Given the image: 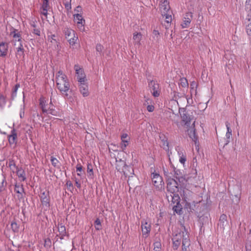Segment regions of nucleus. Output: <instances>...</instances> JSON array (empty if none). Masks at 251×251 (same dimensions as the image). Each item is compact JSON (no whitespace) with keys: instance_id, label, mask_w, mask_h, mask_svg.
Returning <instances> with one entry per match:
<instances>
[{"instance_id":"nucleus-1","label":"nucleus","mask_w":251,"mask_h":251,"mask_svg":"<svg viewBox=\"0 0 251 251\" xmlns=\"http://www.w3.org/2000/svg\"><path fill=\"white\" fill-rule=\"evenodd\" d=\"M56 82L61 93L67 96V92L70 89V84L67 76L61 71H59L56 75Z\"/></svg>"},{"instance_id":"nucleus-2","label":"nucleus","mask_w":251,"mask_h":251,"mask_svg":"<svg viewBox=\"0 0 251 251\" xmlns=\"http://www.w3.org/2000/svg\"><path fill=\"white\" fill-rule=\"evenodd\" d=\"M181 239L182 240V251H187V249L189 248L190 244L189 236L187 231H183L181 232H179L176 233L174 235L172 238V240L180 241V242H181Z\"/></svg>"},{"instance_id":"nucleus-3","label":"nucleus","mask_w":251,"mask_h":251,"mask_svg":"<svg viewBox=\"0 0 251 251\" xmlns=\"http://www.w3.org/2000/svg\"><path fill=\"white\" fill-rule=\"evenodd\" d=\"M116 166L117 170L120 172H123L126 177H129L133 174V169L131 167L127 166L124 160L121 159L116 160Z\"/></svg>"},{"instance_id":"nucleus-4","label":"nucleus","mask_w":251,"mask_h":251,"mask_svg":"<svg viewBox=\"0 0 251 251\" xmlns=\"http://www.w3.org/2000/svg\"><path fill=\"white\" fill-rule=\"evenodd\" d=\"M63 31L65 38L68 40L69 44L71 45H74L78 39L77 37L75 35V31L68 27H65Z\"/></svg>"},{"instance_id":"nucleus-5","label":"nucleus","mask_w":251,"mask_h":251,"mask_svg":"<svg viewBox=\"0 0 251 251\" xmlns=\"http://www.w3.org/2000/svg\"><path fill=\"white\" fill-rule=\"evenodd\" d=\"M141 228L143 236L145 238L148 237L151 230V223L149 220L143 219L142 220Z\"/></svg>"},{"instance_id":"nucleus-6","label":"nucleus","mask_w":251,"mask_h":251,"mask_svg":"<svg viewBox=\"0 0 251 251\" xmlns=\"http://www.w3.org/2000/svg\"><path fill=\"white\" fill-rule=\"evenodd\" d=\"M167 190L171 193L175 194L178 192V188L176 181L171 177L167 178Z\"/></svg>"},{"instance_id":"nucleus-7","label":"nucleus","mask_w":251,"mask_h":251,"mask_svg":"<svg viewBox=\"0 0 251 251\" xmlns=\"http://www.w3.org/2000/svg\"><path fill=\"white\" fill-rule=\"evenodd\" d=\"M151 177L152 184L156 188L160 189L162 187L164 183L162 178L159 174L153 173L151 174Z\"/></svg>"},{"instance_id":"nucleus-8","label":"nucleus","mask_w":251,"mask_h":251,"mask_svg":"<svg viewBox=\"0 0 251 251\" xmlns=\"http://www.w3.org/2000/svg\"><path fill=\"white\" fill-rule=\"evenodd\" d=\"M149 87L150 89L152 95L154 97H158L160 95V92L158 91L159 85L154 80H151L149 83Z\"/></svg>"},{"instance_id":"nucleus-9","label":"nucleus","mask_w":251,"mask_h":251,"mask_svg":"<svg viewBox=\"0 0 251 251\" xmlns=\"http://www.w3.org/2000/svg\"><path fill=\"white\" fill-rule=\"evenodd\" d=\"M74 69L77 75V78L78 82H85V75L82 69L78 65H75Z\"/></svg>"},{"instance_id":"nucleus-10","label":"nucleus","mask_w":251,"mask_h":251,"mask_svg":"<svg viewBox=\"0 0 251 251\" xmlns=\"http://www.w3.org/2000/svg\"><path fill=\"white\" fill-rule=\"evenodd\" d=\"M187 128V131L189 137L195 142V144L197 143L198 138L196 135L195 128V121H194L192 125L189 126H186Z\"/></svg>"},{"instance_id":"nucleus-11","label":"nucleus","mask_w":251,"mask_h":251,"mask_svg":"<svg viewBox=\"0 0 251 251\" xmlns=\"http://www.w3.org/2000/svg\"><path fill=\"white\" fill-rule=\"evenodd\" d=\"M74 21L77 24L78 28L82 31L84 29V25L85 24V20L82 18V16L80 14L77 13L74 15Z\"/></svg>"},{"instance_id":"nucleus-12","label":"nucleus","mask_w":251,"mask_h":251,"mask_svg":"<svg viewBox=\"0 0 251 251\" xmlns=\"http://www.w3.org/2000/svg\"><path fill=\"white\" fill-rule=\"evenodd\" d=\"M179 113L182 118V121L184 123V125L186 126H189L191 125L192 119L189 115H188L186 111L184 109H182L181 111H179Z\"/></svg>"},{"instance_id":"nucleus-13","label":"nucleus","mask_w":251,"mask_h":251,"mask_svg":"<svg viewBox=\"0 0 251 251\" xmlns=\"http://www.w3.org/2000/svg\"><path fill=\"white\" fill-rule=\"evenodd\" d=\"M170 7L168 0H162L160 4V10L162 15H164L167 13L171 12L170 10Z\"/></svg>"},{"instance_id":"nucleus-14","label":"nucleus","mask_w":251,"mask_h":251,"mask_svg":"<svg viewBox=\"0 0 251 251\" xmlns=\"http://www.w3.org/2000/svg\"><path fill=\"white\" fill-rule=\"evenodd\" d=\"M40 198L42 204L47 208L50 206V198L49 196V193L48 192L44 191L41 193Z\"/></svg>"},{"instance_id":"nucleus-15","label":"nucleus","mask_w":251,"mask_h":251,"mask_svg":"<svg viewBox=\"0 0 251 251\" xmlns=\"http://www.w3.org/2000/svg\"><path fill=\"white\" fill-rule=\"evenodd\" d=\"M192 18V13H186L182 24H181V25L182 28H187L189 27L191 20Z\"/></svg>"},{"instance_id":"nucleus-16","label":"nucleus","mask_w":251,"mask_h":251,"mask_svg":"<svg viewBox=\"0 0 251 251\" xmlns=\"http://www.w3.org/2000/svg\"><path fill=\"white\" fill-rule=\"evenodd\" d=\"M121 147L123 151H124L126 147L127 146L129 143V138L128 137V136L127 134L126 133H123L121 137Z\"/></svg>"},{"instance_id":"nucleus-17","label":"nucleus","mask_w":251,"mask_h":251,"mask_svg":"<svg viewBox=\"0 0 251 251\" xmlns=\"http://www.w3.org/2000/svg\"><path fill=\"white\" fill-rule=\"evenodd\" d=\"M79 91L83 97H87L89 94L88 87L85 82H79Z\"/></svg>"},{"instance_id":"nucleus-18","label":"nucleus","mask_w":251,"mask_h":251,"mask_svg":"<svg viewBox=\"0 0 251 251\" xmlns=\"http://www.w3.org/2000/svg\"><path fill=\"white\" fill-rule=\"evenodd\" d=\"M8 45L4 42L0 43V56L4 57L8 51Z\"/></svg>"},{"instance_id":"nucleus-19","label":"nucleus","mask_w":251,"mask_h":251,"mask_svg":"<svg viewBox=\"0 0 251 251\" xmlns=\"http://www.w3.org/2000/svg\"><path fill=\"white\" fill-rule=\"evenodd\" d=\"M142 38V35L140 32H135L133 34V39L134 45L140 46L141 45L140 41Z\"/></svg>"},{"instance_id":"nucleus-20","label":"nucleus","mask_w":251,"mask_h":251,"mask_svg":"<svg viewBox=\"0 0 251 251\" xmlns=\"http://www.w3.org/2000/svg\"><path fill=\"white\" fill-rule=\"evenodd\" d=\"M17 133L15 129H13L8 136V141L10 144H14L16 142Z\"/></svg>"},{"instance_id":"nucleus-21","label":"nucleus","mask_w":251,"mask_h":251,"mask_svg":"<svg viewBox=\"0 0 251 251\" xmlns=\"http://www.w3.org/2000/svg\"><path fill=\"white\" fill-rule=\"evenodd\" d=\"M19 179L20 181H25L26 179L25 173V171L22 168H19L16 172Z\"/></svg>"},{"instance_id":"nucleus-22","label":"nucleus","mask_w":251,"mask_h":251,"mask_svg":"<svg viewBox=\"0 0 251 251\" xmlns=\"http://www.w3.org/2000/svg\"><path fill=\"white\" fill-rule=\"evenodd\" d=\"M177 153L179 156V162L182 164L184 165L186 160V156L185 153H184L183 150H180V149H179V150H177Z\"/></svg>"},{"instance_id":"nucleus-23","label":"nucleus","mask_w":251,"mask_h":251,"mask_svg":"<svg viewBox=\"0 0 251 251\" xmlns=\"http://www.w3.org/2000/svg\"><path fill=\"white\" fill-rule=\"evenodd\" d=\"M11 35H12L13 40V42H15V43H17L19 42H22L21 34L20 33L17 32V31H14L13 32L11 33Z\"/></svg>"},{"instance_id":"nucleus-24","label":"nucleus","mask_w":251,"mask_h":251,"mask_svg":"<svg viewBox=\"0 0 251 251\" xmlns=\"http://www.w3.org/2000/svg\"><path fill=\"white\" fill-rule=\"evenodd\" d=\"M219 224L221 226H222V228L223 229L225 228V226H226L227 224V222L226 220V216L225 214H222L221 215L220 220H219Z\"/></svg>"},{"instance_id":"nucleus-25","label":"nucleus","mask_w":251,"mask_h":251,"mask_svg":"<svg viewBox=\"0 0 251 251\" xmlns=\"http://www.w3.org/2000/svg\"><path fill=\"white\" fill-rule=\"evenodd\" d=\"M58 228L59 234L61 236L60 238L63 239L64 236H65L66 234L65 226L62 224H60L58 225Z\"/></svg>"},{"instance_id":"nucleus-26","label":"nucleus","mask_w":251,"mask_h":251,"mask_svg":"<svg viewBox=\"0 0 251 251\" xmlns=\"http://www.w3.org/2000/svg\"><path fill=\"white\" fill-rule=\"evenodd\" d=\"M87 172L88 176L90 178H93L94 176L93 167L91 163L87 164Z\"/></svg>"},{"instance_id":"nucleus-27","label":"nucleus","mask_w":251,"mask_h":251,"mask_svg":"<svg viewBox=\"0 0 251 251\" xmlns=\"http://www.w3.org/2000/svg\"><path fill=\"white\" fill-rule=\"evenodd\" d=\"M48 41H50L54 45L55 47L56 46L58 47V42L56 39V36L54 34H51L50 36H48Z\"/></svg>"},{"instance_id":"nucleus-28","label":"nucleus","mask_w":251,"mask_h":251,"mask_svg":"<svg viewBox=\"0 0 251 251\" xmlns=\"http://www.w3.org/2000/svg\"><path fill=\"white\" fill-rule=\"evenodd\" d=\"M46 101L44 98H41L40 99V105L42 108L43 112H47L48 109L46 106Z\"/></svg>"},{"instance_id":"nucleus-29","label":"nucleus","mask_w":251,"mask_h":251,"mask_svg":"<svg viewBox=\"0 0 251 251\" xmlns=\"http://www.w3.org/2000/svg\"><path fill=\"white\" fill-rule=\"evenodd\" d=\"M9 167L13 173H16L17 170L19 168L16 166L15 162L12 160L9 162Z\"/></svg>"},{"instance_id":"nucleus-30","label":"nucleus","mask_w":251,"mask_h":251,"mask_svg":"<svg viewBox=\"0 0 251 251\" xmlns=\"http://www.w3.org/2000/svg\"><path fill=\"white\" fill-rule=\"evenodd\" d=\"M14 190L17 193L19 194L22 196V194L24 192V189L22 186L16 184Z\"/></svg>"},{"instance_id":"nucleus-31","label":"nucleus","mask_w":251,"mask_h":251,"mask_svg":"<svg viewBox=\"0 0 251 251\" xmlns=\"http://www.w3.org/2000/svg\"><path fill=\"white\" fill-rule=\"evenodd\" d=\"M72 0H63V3L64 5L65 8L68 10H70L72 8L71 6Z\"/></svg>"},{"instance_id":"nucleus-32","label":"nucleus","mask_w":251,"mask_h":251,"mask_svg":"<svg viewBox=\"0 0 251 251\" xmlns=\"http://www.w3.org/2000/svg\"><path fill=\"white\" fill-rule=\"evenodd\" d=\"M171 13L172 12H171L167 13L166 14H165L164 15H162L163 17H165L166 22L168 24L171 23L172 21Z\"/></svg>"},{"instance_id":"nucleus-33","label":"nucleus","mask_w":251,"mask_h":251,"mask_svg":"<svg viewBox=\"0 0 251 251\" xmlns=\"http://www.w3.org/2000/svg\"><path fill=\"white\" fill-rule=\"evenodd\" d=\"M50 161L51 162L52 165L54 167L57 168H59L60 167L59 162L56 158L51 157Z\"/></svg>"},{"instance_id":"nucleus-34","label":"nucleus","mask_w":251,"mask_h":251,"mask_svg":"<svg viewBox=\"0 0 251 251\" xmlns=\"http://www.w3.org/2000/svg\"><path fill=\"white\" fill-rule=\"evenodd\" d=\"M6 185V182L5 181V178L4 177H3L1 181L0 182V192L4 190Z\"/></svg>"},{"instance_id":"nucleus-35","label":"nucleus","mask_w":251,"mask_h":251,"mask_svg":"<svg viewBox=\"0 0 251 251\" xmlns=\"http://www.w3.org/2000/svg\"><path fill=\"white\" fill-rule=\"evenodd\" d=\"M161 247V243L159 241H156L154 243V251H160Z\"/></svg>"},{"instance_id":"nucleus-36","label":"nucleus","mask_w":251,"mask_h":251,"mask_svg":"<svg viewBox=\"0 0 251 251\" xmlns=\"http://www.w3.org/2000/svg\"><path fill=\"white\" fill-rule=\"evenodd\" d=\"M95 226L96 229L98 230L101 229V223L99 219H97L95 221Z\"/></svg>"},{"instance_id":"nucleus-37","label":"nucleus","mask_w":251,"mask_h":251,"mask_svg":"<svg viewBox=\"0 0 251 251\" xmlns=\"http://www.w3.org/2000/svg\"><path fill=\"white\" fill-rule=\"evenodd\" d=\"M180 85L183 87H187L188 86V83L187 80L185 78H182L180 79Z\"/></svg>"},{"instance_id":"nucleus-38","label":"nucleus","mask_w":251,"mask_h":251,"mask_svg":"<svg viewBox=\"0 0 251 251\" xmlns=\"http://www.w3.org/2000/svg\"><path fill=\"white\" fill-rule=\"evenodd\" d=\"M15 46H17L16 48V51L24 50L22 42L14 43Z\"/></svg>"},{"instance_id":"nucleus-39","label":"nucleus","mask_w":251,"mask_h":251,"mask_svg":"<svg viewBox=\"0 0 251 251\" xmlns=\"http://www.w3.org/2000/svg\"><path fill=\"white\" fill-rule=\"evenodd\" d=\"M173 244V248L174 250H177L180 245V241H177L176 240H172Z\"/></svg>"},{"instance_id":"nucleus-40","label":"nucleus","mask_w":251,"mask_h":251,"mask_svg":"<svg viewBox=\"0 0 251 251\" xmlns=\"http://www.w3.org/2000/svg\"><path fill=\"white\" fill-rule=\"evenodd\" d=\"M6 103V100L5 97L2 95H0V106L3 107Z\"/></svg>"},{"instance_id":"nucleus-41","label":"nucleus","mask_w":251,"mask_h":251,"mask_svg":"<svg viewBox=\"0 0 251 251\" xmlns=\"http://www.w3.org/2000/svg\"><path fill=\"white\" fill-rule=\"evenodd\" d=\"M76 171L78 172L77 175L81 176L82 171V167L80 164H77L76 167Z\"/></svg>"},{"instance_id":"nucleus-42","label":"nucleus","mask_w":251,"mask_h":251,"mask_svg":"<svg viewBox=\"0 0 251 251\" xmlns=\"http://www.w3.org/2000/svg\"><path fill=\"white\" fill-rule=\"evenodd\" d=\"M31 25L34 28L33 29V33L35 34H36V35H37L38 36H39L40 35V30L36 27V26H35L34 24H32Z\"/></svg>"},{"instance_id":"nucleus-43","label":"nucleus","mask_w":251,"mask_h":251,"mask_svg":"<svg viewBox=\"0 0 251 251\" xmlns=\"http://www.w3.org/2000/svg\"><path fill=\"white\" fill-rule=\"evenodd\" d=\"M24 56V50L16 51V57L18 58H22Z\"/></svg>"},{"instance_id":"nucleus-44","label":"nucleus","mask_w":251,"mask_h":251,"mask_svg":"<svg viewBox=\"0 0 251 251\" xmlns=\"http://www.w3.org/2000/svg\"><path fill=\"white\" fill-rule=\"evenodd\" d=\"M49 1L48 0H44L42 6V8L48 9Z\"/></svg>"},{"instance_id":"nucleus-45","label":"nucleus","mask_w":251,"mask_h":251,"mask_svg":"<svg viewBox=\"0 0 251 251\" xmlns=\"http://www.w3.org/2000/svg\"><path fill=\"white\" fill-rule=\"evenodd\" d=\"M11 227L13 230L15 232L17 231L18 230V227L17 224L16 223H11Z\"/></svg>"},{"instance_id":"nucleus-46","label":"nucleus","mask_w":251,"mask_h":251,"mask_svg":"<svg viewBox=\"0 0 251 251\" xmlns=\"http://www.w3.org/2000/svg\"><path fill=\"white\" fill-rule=\"evenodd\" d=\"M46 113L47 114H50L52 115H57V112L53 109H48V112Z\"/></svg>"},{"instance_id":"nucleus-47","label":"nucleus","mask_w":251,"mask_h":251,"mask_svg":"<svg viewBox=\"0 0 251 251\" xmlns=\"http://www.w3.org/2000/svg\"><path fill=\"white\" fill-rule=\"evenodd\" d=\"M48 9L42 8L41 9V14L44 15L45 17H47L48 14Z\"/></svg>"},{"instance_id":"nucleus-48","label":"nucleus","mask_w":251,"mask_h":251,"mask_svg":"<svg viewBox=\"0 0 251 251\" xmlns=\"http://www.w3.org/2000/svg\"><path fill=\"white\" fill-rule=\"evenodd\" d=\"M197 87V83L195 81H193L190 83L191 89H195Z\"/></svg>"},{"instance_id":"nucleus-49","label":"nucleus","mask_w":251,"mask_h":251,"mask_svg":"<svg viewBox=\"0 0 251 251\" xmlns=\"http://www.w3.org/2000/svg\"><path fill=\"white\" fill-rule=\"evenodd\" d=\"M144 98L145 99V103H144L145 105H148L149 104H151V103H152L151 100L150 98H146V97H145Z\"/></svg>"},{"instance_id":"nucleus-50","label":"nucleus","mask_w":251,"mask_h":251,"mask_svg":"<svg viewBox=\"0 0 251 251\" xmlns=\"http://www.w3.org/2000/svg\"><path fill=\"white\" fill-rule=\"evenodd\" d=\"M154 109V107L151 104L147 105V110L149 112H152Z\"/></svg>"},{"instance_id":"nucleus-51","label":"nucleus","mask_w":251,"mask_h":251,"mask_svg":"<svg viewBox=\"0 0 251 251\" xmlns=\"http://www.w3.org/2000/svg\"><path fill=\"white\" fill-rule=\"evenodd\" d=\"M96 50L98 52H101V51L103 49V47L102 46H101V45L100 44H98L97 46H96Z\"/></svg>"},{"instance_id":"nucleus-52","label":"nucleus","mask_w":251,"mask_h":251,"mask_svg":"<svg viewBox=\"0 0 251 251\" xmlns=\"http://www.w3.org/2000/svg\"><path fill=\"white\" fill-rule=\"evenodd\" d=\"M245 6L247 8H251V0H246L245 2Z\"/></svg>"},{"instance_id":"nucleus-53","label":"nucleus","mask_w":251,"mask_h":251,"mask_svg":"<svg viewBox=\"0 0 251 251\" xmlns=\"http://www.w3.org/2000/svg\"><path fill=\"white\" fill-rule=\"evenodd\" d=\"M246 30L247 34L251 36V25H248Z\"/></svg>"},{"instance_id":"nucleus-54","label":"nucleus","mask_w":251,"mask_h":251,"mask_svg":"<svg viewBox=\"0 0 251 251\" xmlns=\"http://www.w3.org/2000/svg\"><path fill=\"white\" fill-rule=\"evenodd\" d=\"M226 128H227V132H226V133H231L232 131H231V129H230V128L229 127V124L228 122H226Z\"/></svg>"},{"instance_id":"nucleus-55","label":"nucleus","mask_w":251,"mask_h":251,"mask_svg":"<svg viewBox=\"0 0 251 251\" xmlns=\"http://www.w3.org/2000/svg\"><path fill=\"white\" fill-rule=\"evenodd\" d=\"M186 99L187 100V103L189 104V105L192 104L193 103V100L191 98V96L189 98L186 97Z\"/></svg>"},{"instance_id":"nucleus-56","label":"nucleus","mask_w":251,"mask_h":251,"mask_svg":"<svg viewBox=\"0 0 251 251\" xmlns=\"http://www.w3.org/2000/svg\"><path fill=\"white\" fill-rule=\"evenodd\" d=\"M163 146V149L164 150H168L169 149L168 143L167 142L164 141Z\"/></svg>"},{"instance_id":"nucleus-57","label":"nucleus","mask_w":251,"mask_h":251,"mask_svg":"<svg viewBox=\"0 0 251 251\" xmlns=\"http://www.w3.org/2000/svg\"><path fill=\"white\" fill-rule=\"evenodd\" d=\"M75 183L77 188H80L81 187V183L77 179H75Z\"/></svg>"},{"instance_id":"nucleus-58","label":"nucleus","mask_w":251,"mask_h":251,"mask_svg":"<svg viewBox=\"0 0 251 251\" xmlns=\"http://www.w3.org/2000/svg\"><path fill=\"white\" fill-rule=\"evenodd\" d=\"M53 101V98H52V97H50V106L47 108V109H53L52 108V102Z\"/></svg>"},{"instance_id":"nucleus-59","label":"nucleus","mask_w":251,"mask_h":251,"mask_svg":"<svg viewBox=\"0 0 251 251\" xmlns=\"http://www.w3.org/2000/svg\"><path fill=\"white\" fill-rule=\"evenodd\" d=\"M153 34L154 36L158 37L159 34V33L157 30H154L153 31Z\"/></svg>"},{"instance_id":"nucleus-60","label":"nucleus","mask_w":251,"mask_h":251,"mask_svg":"<svg viewBox=\"0 0 251 251\" xmlns=\"http://www.w3.org/2000/svg\"><path fill=\"white\" fill-rule=\"evenodd\" d=\"M75 11L79 12L81 11V7L80 6H77L76 7Z\"/></svg>"},{"instance_id":"nucleus-61","label":"nucleus","mask_w":251,"mask_h":251,"mask_svg":"<svg viewBox=\"0 0 251 251\" xmlns=\"http://www.w3.org/2000/svg\"><path fill=\"white\" fill-rule=\"evenodd\" d=\"M67 185L69 187H73V184L71 181H68L67 182Z\"/></svg>"},{"instance_id":"nucleus-62","label":"nucleus","mask_w":251,"mask_h":251,"mask_svg":"<svg viewBox=\"0 0 251 251\" xmlns=\"http://www.w3.org/2000/svg\"><path fill=\"white\" fill-rule=\"evenodd\" d=\"M50 243V239H45V245H49Z\"/></svg>"},{"instance_id":"nucleus-63","label":"nucleus","mask_w":251,"mask_h":251,"mask_svg":"<svg viewBox=\"0 0 251 251\" xmlns=\"http://www.w3.org/2000/svg\"><path fill=\"white\" fill-rule=\"evenodd\" d=\"M226 138L229 140L231 136V133H226Z\"/></svg>"},{"instance_id":"nucleus-64","label":"nucleus","mask_w":251,"mask_h":251,"mask_svg":"<svg viewBox=\"0 0 251 251\" xmlns=\"http://www.w3.org/2000/svg\"><path fill=\"white\" fill-rule=\"evenodd\" d=\"M19 85H16L15 86V89H14V92L15 93H16L17 90L18 88H19Z\"/></svg>"}]
</instances>
